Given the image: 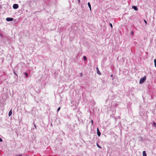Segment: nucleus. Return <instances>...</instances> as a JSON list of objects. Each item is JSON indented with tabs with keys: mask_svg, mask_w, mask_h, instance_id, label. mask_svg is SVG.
Segmentation results:
<instances>
[{
	"mask_svg": "<svg viewBox=\"0 0 156 156\" xmlns=\"http://www.w3.org/2000/svg\"><path fill=\"white\" fill-rule=\"evenodd\" d=\"M154 62L155 66V67L156 68V59H155L154 60Z\"/></svg>",
	"mask_w": 156,
	"mask_h": 156,
	"instance_id": "9d476101",
	"label": "nucleus"
},
{
	"mask_svg": "<svg viewBox=\"0 0 156 156\" xmlns=\"http://www.w3.org/2000/svg\"><path fill=\"white\" fill-rule=\"evenodd\" d=\"M87 5H88V6H89V9H90V11H91V5H90V3L89 2H88L87 3Z\"/></svg>",
	"mask_w": 156,
	"mask_h": 156,
	"instance_id": "423d86ee",
	"label": "nucleus"
},
{
	"mask_svg": "<svg viewBox=\"0 0 156 156\" xmlns=\"http://www.w3.org/2000/svg\"><path fill=\"white\" fill-rule=\"evenodd\" d=\"M96 69L97 70V73L99 75H101V74L100 71H99V69L98 67L96 68Z\"/></svg>",
	"mask_w": 156,
	"mask_h": 156,
	"instance_id": "39448f33",
	"label": "nucleus"
},
{
	"mask_svg": "<svg viewBox=\"0 0 156 156\" xmlns=\"http://www.w3.org/2000/svg\"><path fill=\"white\" fill-rule=\"evenodd\" d=\"M83 58L84 60H86L87 59L86 57L85 56H84Z\"/></svg>",
	"mask_w": 156,
	"mask_h": 156,
	"instance_id": "ddd939ff",
	"label": "nucleus"
},
{
	"mask_svg": "<svg viewBox=\"0 0 156 156\" xmlns=\"http://www.w3.org/2000/svg\"><path fill=\"white\" fill-rule=\"evenodd\" d=\"M2 140L1 138H0V142H2Z\"/></svg>",
	"mask_w": 156,
	"mask_h": 156,
	"instance_id": "6ab92c4d",
	"label": "nucleus"
},
{
	"mask_svg": "<svg viewBox=\"0 0 156 156\" xmlns=\"http://www.w3.org/2000/svg\"><path fill=\"white\" fill-rule=\"evenodd\" d=\"M35 128H36V126L35 125H34Z\"/></svg>",
	"mask_w": 156,
	"mask_h": 156,
	"instance_id": "393cba45",
	"label": "nucleus"
},
{
	"mask_svg": "<svg viewBox=\"0 0 156 156\" xmlns=\"http://www.w3.org/2000/svg\"><path fill=\"white\" fill-rule=\"evenodd\" d=\"M23 73L24 74L26 75V77H28V74L27 73Z\"/></svg>",
	"mask_w": 156,
	"mask_h": 156,
	"instance_id": "f8f14e48",
	"label": "nucleus"
},
{
	"mask_svg": "<svg viewBox=\"0 0 156 156\" xmlns=\"http://www.w3.org/2000/svg\"><path fill=\"white\" fill-rule=\"evenodd\" d=\"M91 125H93V124H94V122H93V120H92L91 121Z\"/></svg>",
	"mask_w": 156,
	"mask_h": 156,
	"instance_id": "f3484780",
	"label": "nucleus"
},
{
	"mask_svg": "<svg viewBox=\"0 0 156 156\" xmlns=\"http://www.w3.org/2000/svg\"><path fill=\"white\" fill-rule=\"evenodd\" d=\"M13 20L12 18L8 17L6 18V20L7 21H11Z\"/></svg>",
	"mask_w": 156,
	"mask_h": 156,
	"instance_id": "7ed1b4c3",
	"label": "nucleus"
},
{
	"mask_svg": "<svg viewBox=\"0 0 156 156\" xmlns=\"http://www.w3.org/2000/svg\"><path fill=\"white\" fill-rule=\"evenodd\" d=\"M60 107H59L58 108V109H57V112H58V111H59V110H60Z\"/></svg>",
	"mask_w": 156,
	"mask_h": 156,
	"instance_id": "2eb2a0df",
	"label": "nucleus"
},
{
	"mask_svg": "<svg viewBox=\"0 0 156 156\" xmlns=\"http://www.w3.org/2000/svg\"><path fill=\"white\" fill-rule=\"evenodd\" d=\"M111 77H112L113 76V75L112 74L110 76Z\"/></svg>",
	"mask_w": 156,
	"mask_h": 156,
	"instance_id": "4be33fe9",
	"label": "nucleus"
},
{
	"mask_svg": "<svg viewBox=\"0 0 156 156\" xmlns=\"http://www.w3.org/2000/svg\"><path fill=\"white\" fill-rule=\"evenodd\" d=\"M22 156L21 155H17V156Z\"/></svg>",
	"mask_w": 156,
	"mask_h": 156,
	"instance_id": "b1692460",
	"label": "nucleus"
},
{
	"mask_svg": "<svg viewBox=\"0 0 156 156\" xmlns=\"http://www.w3.org/2000/svg\"><path fill=\"white\" fill-rule=\"evenodd\" d=\"M78 2H79H79H80V0H78Z\"/></svg>",
	"mask_w": 156,
	"mask_h": 156,
	"instance_id": "a878e982",
	"label": "nucleus"
},
{
	"mask_svg": "<svg viewBox=\"0 0 156 156\" xmlns=\"http://www.w3.org/2000/svg\"><path fill=\"white\" fill-rule=\"evenodd\" d=\"M97 145L98 148H101V147L99 146V145L98 144V143H97Z\"/></svg>",
	"mask_w": 156,
	"mask_h": 156,
	"instance_id": "9b49d317",
	"label": "nucleus"
},
{
	"mask_svg": "<svg viewBox=\"0 0 156 156\" xmlns=\"http://www.w3.org/2000/svg\"><path fill=\"white\" fill-rule=\"evenodd\" d=\"M132 8L135 10H137V7L136 6H132Z\"/></svg>",
	"mask_w": 156,
	"mask_h": 156,
	"instance_id": "0eeeda50",
	"label": "nucleus"
},
{
	"mask_svg": "<svg viewBox=\"0 0 156 156\" xmlns=\"http://www.w3.org/2000/svg\"><path fill=\"white\" fill-rule=\"evenodd\" d=\"M82 76V73H80V76Z\"/></svg>",
	"mask_w": 156,
	"mask_h": 156,
	"instance_id": "5701e85b",
	"label": "nucleus"
},
{
	"mask_svg": "<svg viewBox=\"0 0 156 156\" xmlns=\"http://www.w3.org/2000/svg\"><path fill=\"white\" fill-rule=\"evenodd\" d=\"M109 25L110 26V27H111L112 28V24L111 23H110L109 24Z\"/></svg>",
	"mask_w": 156,
	"mask_h": 156,
	"instance_id": "dca6fc26",
	"label": "nucleus"
},
{
	"mask_svg": "<svg viewBox=\"0 0 156 156\" xmlns=\"http://www.w3.org/2000/svg\"><path fill=\"white\" fill-rule=\"evenodd\" d=\"M131 34L132 35H133V31H132L131 32Z\"/></svg>",
	"mask_w": 156,
	"mask_h": 156,
	"instance_id": "412c9836",
	"label": "nucleus"
},
{
	"mask_svg": "<svg viewBox=\"0 0 156 156\" xmlns=\"http://www.w3.org/2000/svg\"><path fill=\"white\" fill-rule=\"evenodd\" d=\"M146 79V76H144L143 78H141L140 80V84L143 83Z\"/></svg>",
	"mask_w": 156,
	"mask_h": 156,
	"instance_id": "f257e3e1",
	"label": "nucleus"
},
{
	"mask_svg": "<svg viewBox=\"0 0 156 156\" xmlns=\"http://www.w3.org/2000/svg\"><path fill=\"white\" fill-rule=\"evenodd\" d=\"M97 133L98 136H100L101 135V133L100 132L98 128H97Z\"/></svg>",
	"mask_w": 156,
	"mask_h": 156,
	"instance_id": "20e7f679",
	"label": "nucleus"
},
{
	"mask_svg": "<svg viewBox=\"0 0 156 156\" xmlns=\"http://www.w3.org/2000/svg\"><path fill=\"white\" fill-rule=\"evenodd\" d=\"M12 114V109H11L9 112L8 115H9V116L10 117V116H11V115Z\"/></svg>",
	"mask_w": 156,
	"mask_h": 156,
	"instance_id": "6e6552de",
	"label": "nucleus"
},
{
	"mask_svg": "<svg viewBox=\"0 0 156 156\" xmlns=\"http://www.w3.org/2000/svg\"><path fill=\"white\" fill-rule=\"evenodd\" d=\"M153 125L156 128V123L154 122L153 123Z\"/></svg>",
	"mask_w": 156,
	"mask_h": 156,
	"instance_id": "4468645a",
	"label": "nucleus"
},
{
	"mask_svg": "<svg viewBox=\"0 0 156 156\" xmlns=\"http://www.w3.org/2000/svg\"><path fill=\"white\" fill-rule=\"evenodd\" d=\"M19 7L18 5L17 4H15L13 5V8L14 9H16Z\"/></svg>",
	"mask_w": 156,
	"mask_h": 156,
	"instance_id": "f03ea898",
	"label": "nucleus"
},
{
	"mask_svg": "<svg viewBox=\"0 0 156 156\" xmlns=\"http://www.w3.org/2000/svg\"><path fill=\"white\" fill-rule=\"evenodd\" d=\"M0 37H1L2 38L3 37L2 35L0 33Z\"/></svg>",
	"mask_w": 156,
	"mask_h": 156,
	"instance_id": "a211bd4d",
	"label": "nucleus"
},
{
	"mask_svg": "<svg viewBox=\"0 0 156 156\" xmlns=\"http://www.w3.org/2000/svg\"><path fill=\"white\" fill-rule=\"evenodd\" d=\"M143 156H147V154L145 151H144L143 152Z\"/></svg>",
	"mask_w": 156,
	"mask_h": 156,
	"instance_id": "1a4fd4ad",
	"label": "nucleus"
},
{
	"mask_svg": "<svg viewBox=\"0 0 156 156\" xmlns=\"http://www.w3.org/2000/svg\"><path fill=\"white\" fill-rule=\"evenodd\" d=\"M144 21L145 23V24H146L147 23V22L145 20H144Z\"/></svg>",
	"mask_w": 156,
	"mask_h": 156,
	"instance_id": "aec40b11",
	"label": "nucleus"
}]
</instances>
